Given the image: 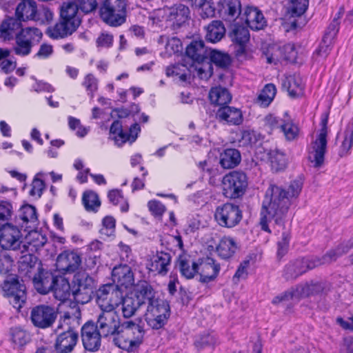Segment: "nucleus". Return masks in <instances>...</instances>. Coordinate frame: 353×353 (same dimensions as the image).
<instances>
[{"mask_svg": "<svg viewBox=\"0 0 353 353\" xmlns=\"http://www.w3.org/2000/svg\"><path fill=\"white\" fill-rule=\"evenodd\" d=\"M301 190L302 183L296 180L291 182L287 190L275 185L268 188L260 212L259 224L263 230L270 233L268 224L272 221L281 223L292 199L299 196Z\"/></svg>", "mask_w": 353, "mask_h": 353, "instance_id": "obj_1", "label": "nucleus"}, {"mask_svg": "<svg viewBox=\"0 0 353 353\" xmlns=\"http://www.w3.org/2000/svg\"><path fill=\"white\" fill-rule=\"evenodd\" d=\"M350 248L349 243H342L327 252L321 258H304L291 261L284 270L285 277L286 279H294L319 265L331 263L347 253Z\"/></svg>", "mask_w": 353, "mask_h": 353, "instance_id": "obj_2", "label": "nucleus"}, {"mask_svg": "<svg viewBox=\"0 0 353 353\" xmlns=\"http://www.w3.org/2000/svg\"><path fill=\"white\" fill-rule=\"evenodd\" d=\"M145 336L143 327L132 321L121 324V329L114 338V344L129 352H134L142 344Z\"/></svg>", "mask_w": 353, "mask_h": 353, "instance_id": "obj_3", "label": "nucleus"}, {"mask_svg": "<svg viewBox=\"0 0 353 353\" xmlns=\"http://www.w3.org/2000/svg\"><path fill=\"white\" fill-rule=\"evenodd\" d=\"M125 0H104L99 8L102 21L111 27H119L126 21Z\"/></svg>", "mask_w": 353, "mask_h": 353, "instance_id": "obj_4", "label": "nucleus"}, {"mask_svg": "<svg viewBox=\"0 0 353 353\" xmlns=\"http://www.w3.org/2000/svg\"><path fill=\"white\" fill-rule=\"evenodd\" d=\"M248 185V177L243 172L232 171L223 177V194L228 199L240 198L245 194Z\"/></svg>", "mask_w": 353, "mask_h": 353, "instance_id": "obj_5", "label": "nucleus"}, {"mask_svg": "<svg viewBox=\"0 0 353 353\" xmlns=\"http://www.w3.org/2000/svg\"><path fill=\"white\" fill-rule=\"evenodd\" d=\"M328 114H323L321 119V129L316 140L309 150V159L314 167H321L324 161V155L327 148Z\"/></svg>", "mask_w": 353, "mask_h": 353, "instance_id": "obj_6", "label": "nucleus"}, {"mask_svg": "<svg viewBox=\"0 0 353 353\" xmlns=\"http://www.w3.org/2000/svg\"><path fill=\"white\" fill-rule=\"evenodd\" d=\"M2 289L10 303L20 310L26 301V288L24 283L16 275L8 276L3 282Z\"/></svg>", "mask_w": 353, "mask_h": 353, "instance_id": "obj_7", "label": "nucleus"}, {"mask_svg": "<svg viewBox=\"0 0 353 353\" xmlns=\"http://www.w3.org/2000/svg\"><path fill=\"white\" fill-rule=\"evenodd\" d=\"M170 315L169 305L163 300L159 299L147 306L144 318L148 326L159 330L166 324Z\"/></svg>", "mask_w": 353, "mask_h": 353, "instance_id": "obj_8", "label": "nucleus"}, {"mask_svg": "<svg viewBox=\"0 0 353 353\" xmlns=\"http://www.w3.org/2000/svg\"><path fill=\"white\" fill-rule=\"evenodd\" d=\"M242 217V211L239 207L231 203L218 206L214 212L216 222L223 228H234L241 222Z\"/></svg>", "mask_w": 353, "mask_h": 353, "instance_id": "obj_9", "label": "nucleus"}, {"mask_svg": "<svg viewBox=\"0 0 353 353\" xmlns=\"http://www.w3.org/2000/svg\"><path fill=\"white\" fill-rule=\"evenodd\" d=\"M41 31L37 28L21 29L16 37V45L13 50L16 54L26 56L31 52L32 47L42 37Z\"/></svg>", "mask_w": 353, "mask_h": 353, "instance_id": "obj_10", "label": "nucleus"}, {"mask_svg": "<svg viewBox=\"0 0 353 353\" xmlns=\"http://www.w3.org/2000/svg\"><path fill=\"white\" fill-rule=\"evenodd\" d=\"M121 293L112 285H105L97 292V303L102 312L114 311L120 305Z\"/></svg>", "mask_w": 353, "mask_h": 353, "instance_id": "obj_11", "label": "nucleus"}, {"mask_svg": "<svg viewBox=\"0 0 353 353\" xmlns=\"http://www.w3.org/2000/svg\"><path fill=\"white\" fill-rule=\"evenodd\" d=\"M57 316L56 309L48 305L34 307L30 313V319L35 327L45 329L52 326Z\"/></svg>", "mask_w": 353, "mask_h": 353, "instance_id": "obj_12", "label": "nucleus"}, {"mask_svg": "<svg viewBox=\"0 0 353 353\" xmlns=\"http://www.w3.org/2000/svg\"><path fill=\"white\" fill-rule=\"evenodd\" d=\"M121 324L119 316L115 311H101L95 325L102 336L107 337L110 335H117L121 329Z\"/></svg>", "mask_w": 353, "mask_h": 353, "instance_id": "obj_13", "label": "nucleus"}, {"mask_svg": "<svg viewBox=\"0 0 353 353\" xmlns=\"http://www.w3.org/2000/svg\"><path fill=\"white\" fill-rule=\"evenodd\" d=\"M22 234L20 230L11 224L0 230V246L5 250L16 251L21 248Z\"/></svg>", "mask_w": 353, "mask_h": 353, "instance_id": "obj_14", "label": "nucleus"}, {"mask_svg": "<svg viewBox=\"0 0 353 353\" xmlns=\"http://www.w3.org/2000/svg\"><path fill=\"white\" fill-rule=\"evenodd\" d=\"M81 262V255L77 250H65L58 255L56 266L63 273H71L79 268Z\"/></svg>", "mask_w": 353, "mask_h": 353, "instance_id": "obj_15", "label": "nucleus"}, {"mask_svg": "<svg viewBox=\"0 0 353 353\" xmlns=\"http://www.w3.org/2000/svg\"><path fill=\"white\" fill-rule=\"evenodd\" d=\"M101 333L92 322H87L81 327V340L85 350L97 351L101 346Z\"/></svg>", "mask_w": 353, "mask_h": 353, "instance_id": "obj_16", "label": "nucleus"}, {"mask_svg": "<svg viewBox=\"0 0 353 353\" xmlns=\"http://www.w3.org/2000/svg\"><path fill=\"white\" fill-rule=\"evenodd\" d=\"M189 14V8L181 4L174 8L159 9L154 12L158 21H161L166 16L168 20L178 25L183 23L188 19Z\"/></svg>", "mask_w": 353, "mask_h": 353, "instance_id": "obj_17", "label": "nucleus"}, {"mask_svg": "<svg viewBox=\"0 0 353 353\" xmlns=\"http://www.w3.org/2000/svg\"><path fill=\"white\" fill-rule=\"evenodd\" d=\"M241 19L244 20L248 26L252 30H262L267 25V21L262 12L254 6H247L243 9Z\"/></svg>", "mask_w": 353, "mask_h": 353, "instance_id": "obj_18", "label": "nucleus"}, {"mask_svg": "<svg viewBox=\"0 0 353 353\" xmlns=\"http://www.w3.org/2000/svg\"><path fill=\"white\" fill-rule=\"evenodd\" d=\"M132 296L139 304L140 307L150 305L159 299L155 297V292L152 286L145 281H141L134 286Z\"/></svg>", "mask_w": 353, "mask_h": 353, "instance_id": "obj_19", "label": "nucleus"}, {"mask_svg": "<svg viewBox=\"0 0 353 353\" xmlns=\"http://www.w3.org/2000/svg\"><path fill=\"white\" fill-rule=\"evenodd\" d=\"M216 117L220 122L229 125H239L243 121L242 111L237 108L229 105L219 108Z\"/></svg>", "mask_w": 353, "mask_h": 353, "instance_id": "obj_20", "label": "nucleus"}, {"mask_svg": "<svg viewBox=\"0 0 353 353\" xmlns=\"http://www.w3.org/2000/svg\"><path fill=\"white\" fill-rule=\"evenodd\" d=\"M14 222L25 230L34 226L37 222V213L36 208L29 204L22 205L14 218Z\"/></svg>", "mask_w": 353, "mask_h": 353, "instance_id": "obj_21", "label": "nucleus"}, {"mask_svg": "<svg viewBox=\"0 0 353 353\" xmlns=\"http://www.w3.org/2000/svg\"><path fill=\"white\" fill-rule=\"evenodd\" d=\"M78 339V333L68 329L58 335L54 345L55 350L58 353H70L76 346Z\"/></svg>", "mask_w": 353, "mask_h": 353, "instance_id": "obj_22", "label": "nucleus"}, {"mask_svg": "<svg viewBox=\"0 0 353 353\" xmlns=\"http://www.w3.org/2000/svg\"><path fill=\"white\" fill-rule=\"evenodd\" d=\"M112 277L117 285L128 288L134 283V274L128 265H119L113 268Z\"/></svg>", "mask_w": 353, "mask_h": 353, "instance_id": "obj_23", "label": "nucleus"}, {"mask_svg": "<svg viewBox=\"0 0 353 353\" xmlns=\"http://www.w3.org/2000/svg\"><path fill=\"white\" fill-rule=\"evenodd\" d=\"M198 270L200 271V281L208 283L216 279L220 271V266L213 259L208 258L200 263Z\"/></svg>", "mask_w": 353, "mask_h": 353, "instance_id": "obj_24", "label": "nucleus"}, {"mask_svg": "<svg viewBox=\"0 0 353 353\" xmlns=\"http://www.w3.org/2000/svg\"><path fill=\"white\" fill-rule=\"evenodd\" d=\"M219 343V337L214 332H205L196 338L194 344L199 352H212Z\"/></svg>", "mask_w": 353, "mask_h": 353, "instance_id": "obj_25", "label": "nucleus"}, {"mask_svg": "<svg viewBox=\"0 0 353 353\" xmlns=\"http://www.w3.org/2000/svg\"><path fill=\"white\" fill-rule=\"evenodd\" d=\"M209 49L207 48L203 40H193L186 48L185 53L188 57L194 61L203 63L208 58Z\"/></svg>", "mask_w": 353, "mask_h": 353, "instance_id": "obj_26", "label": "nucleus"}, {"mask_svg": "<svg viewBox=\"0 0 353 353\" xmlns=\"http://www.w3.org/2000/svg\"><path fill=\"white\" fill-rule=\"evenodd\" d=\"M171 256L170 254L160 252H157L151 259L150 264L148 265L150 272L158 274H166L170 263Z\"/></svg>", "mask_w": 353, "mask_h": 353, "instance_id": "obj_27", "label": "nucleus"}, {"mask_svg": "<svg viewBox=\"0 0 353 353\" xmlns=\"http://www.w3.org/2000/svg\"><path fill=\"white\" fill-rule=\"evenodd\" d=\"M79 10L78 3H77L76 0L63 3L60 11L62 20L66 21L70 23H72L73 21L77 22V27L78 28L81 23Z\"/></svg>", "mask_w": 353, "mask_h": 353, "instance_id": "obj_28", "label": "nucleus"}, {"mask_svg": "<svg viewBox=\"0 0 353 353\" xmlns=\"http://www.w3.org/2000/svg\"><path fill=\"white\" fill-rule=\"evenodd\" d=\"M21 23L16 18L9 17L5 19L0 26V38L10 40L19 32Z\"/></svg>", "mask_w": 353, "mask_h": 353, "instance_id": "obj_29", "label": "nucleus"}, {"mask_svg": "<svg viewBox=\"0 0 353 353\" xmlns=\"http://www.w3.org/2000/svg\"><path fill=\"white\" fill-rule=\"evenodd\" d=\"M287 141L298 139L300 134V128L297 123L285 112L283 115V123L280 130Z\"/></svg>", "mask_w": 353, "mask_h": 353, "instance_id": "obj_30", "label": "nucleus"}, {"mask_svg": "<svg viewBox=\"0 0 353 353\" xmlns=\"http://www.w3.org/2000/svg\"><path fill=\"white\" fill-rule=\"evenodd\" d=\"M77 23L73 21L72 23L63 20L57 23L55 26L48 28L47 33L50 37L59 39L67 37L71 34L77 28Z\"/></svg>", "mask_w": 353, "mask_h": 353, "instance_id": "obj_31", "label": "nucleus"}, {"mask_svg": "<svg viewBox=\"0 0 353 353\" xmlns=\"http://www.w3.org/2000/svg\"><path fill=\"white\" fill-rule=\"evenodd\" d=\"M37 4L30 0H23L15 10V15L20 22L33 20L35 17Z\"/></svg>", "mask_w": 353, "mask_h": 353, "instance_id": "obj_32", "label": "nucleus"}, {"mask_svg": "<svg viewBox=\"0 0 353 353\" xmlns=\"http://www.w3.org/2000/svg\"><path fill=\"white\" fill-rule=\"evenodd\" d=\"M314 288V285H305L297 286L296 288H292L290 290L274 297L272 300V303L279 304L290 299H298L300 296H308L310 294L309 290Z\"/></svg>", "mask_w": 353, "mask_h": 353, "instance_id": "obj_33", "label": "nucleus"}, {"mask_svg": "<svg viewBox=\"0 0 353 353\" xmlns=\"http://www.w3.org/2000/svg\"><path fill=\"white\" fill-rule=\"evenodd\" d=\"M9 339L14 348H21L30 341V334L21 326L10 329Z\"/></svg>", "mask_w": 353, "mask_h": 353, "instance_id": "obj_34", "label": "nucleus"}, {"mask_svg": "<svg viewBox=\"0 0 353 353\" xmlns=\"http://www.w3.org/2000/svg\"><path fill=\"white\" fill-rule=\"evenodd\" d=\"M54 279L50 273L39 272L34 276V286L38 292L46 294L52 289Z\"/></svg>", "mask_w": 353, "mask_h": 353, "instance_id": "obj_35", "label": "nucleus"}, {"mask_svg": "<svg viewBox=\"0 0 353 353\" xmlns=\"http://www.w3.org/2000/svg\"><path fill=\"white\" fill-rule=\"evenodd\" d=\"M209 99L215 105L225 106L231 101L232 95L226 88L216 86L210 90Z\"/></svg>", "mask_w": 353, "mask_h": 353, "instance_id": "obj_36", "label": "nucleus"}, {"mask_svg": "<svg viewBox=\"0 0 353 353\" xmlns=\"http://www.w3.org/2000/svg\"><path fill=\"white\" fill-rule=\"evenodd\" d=\"M243 11L239 0H224L222 12L225 20L232 21L239 16L241 17Z\"/></svg>", "mask_w": 353, "mask_h": 353, "instance_id": "obj_37", "label": "nucleus"}, {"mask_svg": "<svg viewBox=\"0 0 353 353\" xmlns=\"http://www.w3.org/2000/svg\"><path fill=\"white\" fill-rule=\"evenodd\" d=\"M52 290L55 299L61 301H66L70 296V285L65 278L56 277Z\"/></svg>", "mask_w": 353, "mask_h": 353, "instance_id": "obj_38", "label": "nucleus"}, {"mask_svg": "<svg viewBox=\"0 0 353 353\" xmlns=\"http://www.w3.org/2000/svg\"><path fill=\"white\" fill-rule=\"evenodd\" d=\"M94 280L85 272H79L73 279L72 290L93 292Z\"/></svg>", "mask_w": 353, "mask_h": 353, "instance_id": "obj_39", "label": "nucleus"}, {"mask_svg": "<svg viewBox=\"0 0 353 353\" xmlns=\"http://www.w3.org/2000/svg\"><path fill=\"white\" fill-rule=\"evenodd\" d=\"M283 85L287 88L289 94L292 97H297L301 94L304 88L303 79L299 74L287 77L283 83Z\"/></svg>", "mask_w": 353, "mask_h": 353, "instance_id": "obj_40", "label": "nucleus"}, {"mask_svg": "<svg viewBox=\"0 0 353 353\" xmlns=\"http://www.w3.org/2000/svg\"><path fill=\"white\" fill-rule=\"evenodd\" d=\"M236 248V243L232 238L223 236L216 246V252L220 257L226 259L233 256Z\"/></svg>", "mask_w": 353, "mask_h": 353, "instance_id": "obj_41", "label": "nucleus"}, {"mask_svg": "<svg viewBox=\"0 0 353 353\" xmlns=\"http://www.w3.org/2000/svg\"><path fill=\"white\" fill-rule=\"evenodd\" d=\"M225 29L220 21H213L206 28L205 38L212 43L219 41L225 35Z\"/></svg>", "mask_w": 353, "mask_h": 353, "instance_id": "obj_42", "label": "nucleus"}, {"mask_svg": "<svg viewBox=\"0 0 353 353\" xmlns=\"http://www.w3.org/2000/svg\"><path fill=\"white\" fill-rule=\"evenodd\" d=\"M268 159L272 170L275 172L284 170L287 166V158L285 154L277 149L271 150L268 153Z\"/></svg>", "mask_w": 353, "mask_h": 353, "instance_id": "obj_43", "label": "nucleus"}, {"mask_svg": "<svg viewBox=\"0 0 353 353\" xmlns=\"http://www.w3.org/2000/svg\"><path fill=\"white\" fill-rule=\"evenodd\" d=\"M241 161V154L236 149H227L221 155L220 163L223 168L231 169Z\"/></svg>", "mask_w": 353, "mask_h": 353, "instance_id": "obj_44", "label": "nucleus"}, {"mask_svg": "<svg viewBox=\"0 0 353 353\" xmlns=\"http://www.w3.org/2000/svg\"><path fill=\"white\" fill-rule=\"evenodd\" d=\"M336 30L334 28L332 32L325 30L323 35L322 41L316 50V53L321 57L325 58L327 57L332 50L334 39L336 37Z\"/></svg>", "mask_w": 353, "mask_h": 353, "instance_id": "obj_45", "label": "nucleus"}, {"mask_svg": "<svg viewBox=\"0 0 353 353\" xmlns=\"http://www.w3.org/2000/svg\"><path fill=\"white\" fill-rule=\"evenodd\" d=\"M120 305L121 310L124 318H130L135 314L136 312L141 307L135 299L131 296H126L121 298Z\"/></svg>", "mask_w": 353, "mask_h": 353, "instance_id": "obj_46", "label": "nucleus"}, {"mask_svg": "<svg viewBox=\"0 0 353 353\" xmlns=\"http://www.w3.org/2000/svg\"><path fill=\"white\" fill-rule=\"evenodd\" d=\"M230 36L232 41L238 45L246 44L250 40L249 30L241 25L234 24Z\"/></svg>", "mask_w": 353, "mask_h": 353, "instance_id": "obj_47", "label": "nucleus"}, {"mask_svg": "<svg viewBox=\"0 0 353 353\" xmlns=\"http://www.w3.org/2000/svg\"><path fill=\"white\" fill-rule=\"evenodd\" d=\"M110 134L111 138L114 139L115 144L118 146L122 145L129 139L128 133L122 130L121 124L119 121L112 123L110 129Z\"/></svg>", "mask_w": 353, "mask_h": 353, "instance_id": "obj_48", "label": "nucleus"}, {"mask_svg": "<svg viewBox=\"0 0 353 353\" xmlns=\"http://www.w3.org/2000/svg\"><path fill=\"white\" fill-rule=\"evenodd\" d=\"M179 267L181 274L188 279L193 278L196 272L199 271L197 264L185 257L179 258Z\"/></svg>", "mask_w": 353, "mask_h": 353, "instance_id": "obj_49", "label": "nucleus"}, {"mask_svg": "<svg viewBox=\"0 0 353 353\" xmlns=\"http://www.w3.org/2000/svg\"><path fill=\"white\" fill-rule=\"evenodd\" d=\"M82 202L85 210L89 212H97L101 205L97 194L92 190L83 193Z\"/></svg>", "mask_w": 353, "mask_h": 353, "instance_id": "obj_50", "label": "nucleus"}, {"mask_svg": "<svg viewBox=\"0 0 353 353\" xmlns=\"http://www.w3.org/2000/svg\"><path fill=\"white\" fill-rule=\"evenodd\" d=\"M159 43H165V53L170 56L180 52L182 49L181 40L175 37L168 38L165 36H161L159 39Z\"/></svg>", "mask_w": 353, "mask_h": 353, "instance_id": "obj_51", "label": "nucleus"}, {"mask_svg": "<svg viewBox=\"0 0 353 353\" xmlns=\"http://www.w3.org/2000/svg\"><path fill=\"white\" fill-rule=\"evenodd\" d=\"M308 0H291L287 7L288 13L292 17L301 16L308 7Z\"/></svg>", "mask_w": 353, "mask_h": 353, "instance_id": "obj_52", "label": "nucleus"}, {"mask_svg": "<svg viewBox=\"0 0 353 353\" xmlns=\"http://www.w3.org/2000/svg\"><path fill=\"white\" fill-rule=\"evenodd\" d=\"M353 145V121L345 131V137L340 147L339 154L343 157L347 155Z\"/></svg>", "mask_w": 353, "mask_h": 353, "instance_id": "obj_53", "label": "nucleus"}, {"mask_svg": "<svg viewBox=\"0 0 353 353\" xmlns=\"http://www.w3.org/2000/svg\"><path fill=\"white\" fill-rule=\"evenodd\" d=\"M276 93V88L275 85L272 83L267 84L258 97V101L261 105L264 107L268 106L274 99Z\"/></svg>", "mask_w": 353, "mask_h": 353, "instance_id": "obj_54", "label": "nucleus"}, {"mask_svg": "<svg viewBox=\"0 0 353 353\" xmlns=\"http://www.w3.org/2000/svg\"><path fill=\"white\" fill-rule=\"evenodd\" d=\"M208 52L210 61L219 67L225 68L230 63V57L228 54L211 49H209Z\"/></svg>", "mask_w": 353, "mask_h": 353, "instance_id": "obj_55", "label": "nucleus"}, {"mask_svg": "<svg viewBox=\"0 0 353 353\" xmlns=\"http://www.w3.org/2000/svg\"><path fill=\"white\" fill-rule=\"evenodd\" d=\"M45 174L43 172H38L34 177L32 182V188L30 191V195L36 198H40L45 190L46 185L42 178Z\"/></svg>", "mask_w": 353, "mask_h": 353, "instance_id": "obj_56", "label": "nucleus"}, {"mask_svg": "<svg viewBox=\"0 0 353 353\" xmlns=\"http://www.w3.org/2000/svg\"><path fill=\"white\" fill-rule=\"evenodd\" d=\"M14 214L12 203L7 200L0 201V225L10 221Z\"/></svg>", "mask_w": 353, "mask_h": 353, "instance_id": "obj_57", "label": "nucleus"}, {"mask_svg": "<svg viewBox=\"0 0 353 353\" xmlns=\"http://www.w3.org/2000/svg\"><path fill=\"white\" fill-rule=\"evenodd\" d=\"M99 80L92 74H88L85 76L82 85L85 88L88 95L92 99L98 90Z\"/></svg>", "mask_w": 353, "mask_h": 353, "instance_id": "obj_58", "label": "nucleus"}, {"mask_svg": "<svg viewBox=\"0 0 353 353\" xmlns=\"http://www.w3.org/2000/svg\"><path fill=\"white\" fill-rule=\"evenodd\" d=\"M290 233L288 230L282 232L281 237L277 242V256L282 258L288 251Z\"/></svg>", "mask_w": 353, "mask_h": 353, "instance_id": "obj_59", "label": "nucleus"}, {"mask_svg": "<svg viewBox=\"0 0 353 353\" xmlns=\"http://www.w3.org/2000/svg\"><path fill=\"white\" fill-rule=\"evenodd\" d=\"M54 14L48 7H41L39 10L36 8L35 17L34 21L41 23L46 24L51 22L53 19Z\"/></svg>", "mask_w": 353, "mask_h": 353, "instance_id": "obj_60", "label": "nucleus"}, {"mask_svg": "<svg viewBox=\"0 0 353 353\" xmlns=\"http://www.w3.org/2000/svg\"><path fill=\"white\" fill-rule=\"evenodd\" d=\"M283 123V117L281 118L274 114H268L264 118V127L269 132L277 129L281 130Z\"/></svg>", "mask_w": 353, "mask_h": 353, "instance_id": "obj_61", "label": "nucleus"}, {"mask_svg": "<svg viewBox=\"0 0 353 353\" xmlns=\"http://www.w3.org/2000/svg\"><path fill=\"white\" fill-rule=\"evenodd\" d=\"M115 219L111 216H105L102 221V227L100 229L101 235L110 237L115 233Z\"/></svg>", "mask_w": 353, "mask_h": 353, "instance_id": "obj_62", "label": "nucleus"}, {"mask_svg": "<svg viewBox=\"0 0 353 353\" xmlns=\"http://www.w3.org/2000/svg\"><path fill=\"white\" fill-rule=\"evenodd\" d=\"M113 42V34L105 31L101 32L96 39L97 47L99 49L109 48L112 46Z\"/></svg>", "mask_w": 353, "mask_h": 353, "instance_id": "obj_63", "label": "nucleus"}, {"mask_svg": "<svg viewBox=\"0 0 353 353\" xmlns=\"http://www.w3.org/2000/svg\"><path fill=\"white\" fill-rule=\"evenodd\" d=\"M12 257L6 252H0V274H6L13 265Z\"/></svg>", "mask_w": 353, "mask_h": 353, "instance_id": "obj_64", "label": "nucleus"}]
</instances>
